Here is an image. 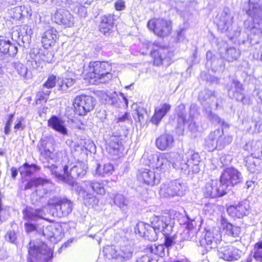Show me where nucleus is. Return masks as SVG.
<instances>
[{"label":"nucleus","instance_id":"obj_22","mask_svg":"<svg viewBox=\"0 0 262 262\" xmlns=\"http://www.w3.org/2000/svg\"><path fill=\"white\" fill-rule=\"evenodd\" d=\"M32 30L28 26H24L12 33V38L15 40L19 46L29 44Z\"/></svg>","mask_w":262,"mask_h":262},{"label":"nucleus","instance_id":"obj_64","mask_svg":"<svg viewBox=\"0 0 262 262\" xmlns=\"http://www.w3.org/2000/svg\"><path fill=\"white\" fill-rule=\"evenodd\" d=\"M168 235H164L165 236V243L164 245L167 248L171 247L174 244L173 238L168 236Z\"/></svg>","mask_w":262,"mask_h":262},{"label":"nucleus","instance_id":"obj_18","mask_svg":"<svg viewBox=\"0 0 262 262\" xmlns=\"http://www.w3.org/2000/svg\"><path fill=\"white\" fill-rule=\"evenodd\" d=\"M242 253V251L229 245L219 247L217 252L220 258L229 261L237 260L240 258Z\"/></svg>","mask_w":262,"mask_h":262},{"label":"nucleus","instance_id":"obj_11","mask_svg":"<svg viewBox=\"0 0 262 262\" xmlns=\"http://www.w3.org/2000/svg\"><path fill=\"white\" fill-rule=\"evenodd\" d=\"M185 106L183 104L179 105L178 107V122L181 125H188L191 132H195L198 129V125L194 120V115L195 111V105H191L189 116L185 111Z\"/></svg>","mask_w":262,"mask_h":262},{"label":"nucleus","instance_id":"obj_48","mask_svg":"<svg viewBox=\"0 0 262 262\" xmlns=\"http://www.w3.org/2000/svg\"><path fill=\"white\" fill-rule=\"evenodd\" d=\"M252 252L253 257L256 262H262V239L254 244Z\"/></svg>","mask_w":262,"mask_h":262},{"label":"nucleus","instance_id":"obj_51","mask_svg":"<svg viewBox=\"0 0 262 262\" xmlns=\"http://www.w3.org/2000/svg\"><path fill=\"white\" fill-rule=\"evenodd\" d=\"M148 249L151 253L160 257H163L165 255V247L164 245H156L154 244L151 245Z\"/></svg>","mask_w":262,"mask_h":262},{"label":"nucleus","instance_id":"obj_61","mask_svg":"<svg viewBox=\"0 0 262 262\" xmlns=\"http://www.w3.org/2000/svg\"><path fill=\"white\" fill-rule=\"evenodd\" d=\"M114 6L117 11H122L126 7L125 2L123 0H117L115 3Z\"/></svg>","mask_w":262,"mask_h":262},{"label":"nucleus","instance_id":"obj_59","mask_svg":"<svg viewBox=\"0 0 262 262\" xmlns=\"http://www.w3.org/2000/svg\"><path fill=\"white\" fill-rule=\"evenodd\" d=\"M5 238L7 241L14 244L17 239L16 234L14 231H9L7 233Z\"/></svg>","mask_w":262,"mask_h":262},{"label":"nucleus","instance_id":"obj_16","mask_svg":"<svg viewBox=\"0 0 262 262\" xmlns=\"http://www.w3.org/2000/svg\"><path fill=\"white\" fill-rule=\"evenodd\" d=\"M150 55L154 60V64L157 66H160L164 61H168L172 53L169 51L167 48L161 46L157 42L152 44Z\"/></svg>","mask_w":262,"mask_h":262},{"label":"nucleus","instance_id":"obj_43","mask_svg":"<svg viewBox=\"0 0 262 262\" xmlns=\"http://www.w3.org/2000/svg\"><path fill=\"white\" fill-rule=\"evenodd\" d=\"M101 166L100 164H97V168L95 170V174L104 177L112 173L114 170V167L112 164L107 163L103 166V171H101Z\"/></svg>","mask_w":262,"mask_h":262},{"label":"nucleus","instance_id":"obj_47","mask_svg":"<svg viewBox=\"0 0 262 262\" xmlns=\"http://www.w3.org/2000/svg\"><path fill=\"white\" fill-rule=\"evenodd\" d=\"M75 82V79L72 78H65L59 79L58 81V90L64 92H67L69 88H71Z\"/></svg>","mask_w":262,"mask_h":262},{"label":"nucleus","instance_id":"obj_4","mask_svg":"<svg viewBox=\"0 0 262 262\" xmlns=\"http://www.w3.org/2000/svg\"><path fill=\"white\" fill-rule=\"evenodd\" d=\"M233 140L232 135L225 133L224 129H215L211 132L206 139V145L209 151L215 149L221 150L229 145Z\"/></svg>","mask_w":262,"mask_h":262},{"label":"nucleus","instance_id":"obj_21","mask_svg":"<svg viewBox=\"0 0 262 262\" xmlns=\"http://www.w3.org/2000/svg\"><path fill=\"white\" fill-rule=\"evenodd\" d=\"M250 206L249 202L247 200H243L237 204L231 205L227 209L228 214L233 216L242 218L248 215L250 213Z\"/></svg>","mask_w":262,"mask_h":262},{"label":"nucleus","instance_id":"obj_15","mask_svg":"<svg viewBox=\"0 0 262 262\" xmlns=\"http://www.w3.org/2000/svg\"><path fill=\"white\" fill-rule=\"evenodd\" d=\"M105 251L107 256L118 259L121 262H125L132 258L134 249L129 245L121 247L119 250H117L114 246H108Z\"/></svg>","mask_w":262,"mask_h":262},{"label":"nucleus","instance_id":"obj_14","mask_svg":"<svg viewBox=\"0 0 262 262\" xmlns=\"http://www.w3.org/2000/svg\"><path fill=\"white\" fill-rule=\"evenodd\" d=\"M220 180L228 191L230 187L242 181L243 177L237 169L233 167H229L223 171L220 176Z\"/></svg>","mask_w":262,"mask_h":262},{"label":"nucleus","instance_id":"obj_52","mask_svg":"<svg viewBox=\"0 0 262 262\" xmlns=\"http://www.w3.org/2000/svg\"><path fill=\"white\" fill-rule=\"evenodd\" d=\"M146 113V111L143 107L138 106L135 110L134 118L136 121L141 123L144 121V117Z\"/></svg>","mask_w":262,"mask_h":262},{"label":"nucleus","instance_id":"obj_62","mask_svg":"<svg viewBox=\"0 0 262 262\" xmlns=\"http://www.w3.org/2000/svg\"><path fill=\"white\" fill-rule=\"evenodd\" d=\"M14 117L13 114H10L9 116V119L6 123L5 127V133L7 135L9 134L10 129V126L11 125L12 122L13 121V118Z\"/></svg>","mask_w":262,"mask_h":262},{"label":"nucleus","instance_id":"obj_34","mask_svg":"<svg viewBox=\"0 0 262 262\" xmlns=\"http://www.w3.org/2000/svg\"><path fill=\"white\" fill-rule=\"evenodd\" d=\"M233 21V16L227 11L224 10L219 17L217 22L218 29L222 32H225L231 27Z\"/></svg>","mask_w":262,"mask_h":262},{"label":"nucleus","instance_id":"obj_30","mask_svg":"<svg viewBox=\"0 0 262 262\" xmlns=\"http://www.w3.org/2000/svg\"><path fill=\"white\" fill-rule=\"evenodd\" d=\"M171 109V105L169 103H162L156 107L155 109L154 114L151 119V122L158 125L162 119L169 112Z\"/></svg>","mask_w":262,"mask_h":262},{"label":"nucleus","instance_id":"obj_6","mask_svg":"<svg viewBox=\"0 0 262 262\" xmlns=\"http://www.w3.org/2000/svg\"><path fill=\"white\" fill-rule=\"evenodd\" d=\"M52 143L47 138L41 139L37 146L40 153V159L45 168V165L54 164L59 161L64 154L62 151H58L53 154L50 149Z\"/></svg>","mask_w":262,"mask_h":262},{"label":"nucleus","instance_id":"obj_23","mask_svg":"<svg viewBox=\"0 0 262 262\" xmlns=\"http://www.w3.org/2000/svg\"><path fill=\"white\" fill-rule=\"evenodd\" d=\"M53 19L55 22L67 27H72L74 23V17L71 13L65 10L59 9L55 12Z\"/></svg>","mask_w":262,"mask_h":262},{"label":"nucleus","instance_id":"obj_24","mask_svg":"<svg viewBox=\"0 0 262 262\" xmlns=\"http://www.w3.org/2000/svg\"><path fill=\"white\" fill-rule=\"evenodd\" d=\"M58 38V32L52 26H46L42 35L41 42L45 48L53 46Z\"/></svg>","mask_w":262,"mask_h":262},{"label":"nucleus","instance_id":"obj_36","mask_svg":"<svg viewBox=\"0 0 262 262\" xmlns=\"http://www.w3.org/2000/svg\"><path fill=\"white\" fill-rule=\"evenodd\" d=\"M39 166L35 164H29L26 162L18 168L20 175L24 177H30L40 170Z\"/></svg>","mask_w":262,"mask_h":262},{"label":"nucleus","instance_id":"obj_42","mask_svg":"<svg viewBox=\"0 0 262 262\" xmlns=\"http://www.w3.org/2000/svg\"><path fill=\"white\" fill-rule=\"evenodd\" d=\"M83 196L82 198L85 206L92 208L97 206L99 200L96 196L88 191L83 192Z\"/></svg>","mask_w":262,"mask_h":262},{"label":"nucleus","instance_id":"obj_27","mask_svg":"<svg viewBox=\"0 0 262 262\" xmlns=\"http://www.w3.org/2000/svg\"><path fill=\"white\" fill-rule=\"evenodd\" d=\"M198 98L205 107H209L213 104L217 107L218 102L214 92L205 89L200 93Z\"/></svg>","mask_w":262,"mask_h":262},{"label":"nucleus","instance_id":"obj_19","mask_svg":"<svg viewBox=\"0 0 262 262\" xmlns=\"http://www.w3.org/2000/svg\"><path fill=\"white\" fill-rule=\"evenodd\" d=\"M136 233H138L141 236L150 241H156L158 239L160 232L152 225L146 224L143 222L138 223L135 228Z\"/></svg>","mask_w":262,"mask_h":262},{"label":"nucleus","instance_id":"obj_13","mask_svg":"<svg viewBox=\"0 0 262 262\" xmlns=\"http://www.w3.org/2000/svg\"><path fill=\"white\" fill-rule=\"evenodd\" d=\"M186 190L184 184L178 180H174L161 185L160 194L165 198L181 196Z\"/></svg>","mask_w":262,"mask_h":262},{"label":"nucleus","instance_id":"obj_35","mask_svg":"<svg viewBox=\"0 0 262 262\" xmlns=\"http://www.w3.org/2000/svg\"><path fill=\"white\" fill-rule=\"evenodd\" d=\"M17 47L6 38H0V51L4 54L13 57L17 52Z\"/></svg>","mask_w":262,"mask_h":262},{"label":"nucleus","instance_id":"obj_5","mask_svg":"<svg viewBox=\"0 0 262 262\" xmlns=\"http://www.w3.org/2000/svg\"><path fill=\"white\" fill-rule=\"evenodd\" d=\"M47 205L49 208L55 211L54 213L58 217L67 216L71 213L73 208V202L67 198L60 196H53L48 201Z\"/></svg>","mask_w":262,"mask_h":262},{"label":"nucleus","instance_id":"obj_33","mask_svg":"<svg viewBox=\"0 0 262 262\" xmlns=\"http://www.w3.org/2000/svg\"><path fill=\"white\" fill-rule=\"evenodd\" d=\"M173 136L169 134H164L156 139V144L158 149L164 150L171 148L173 145Z\"/></svg>","mask_w":262,"mask_h":262},{"label":"nucleus","instance_id":"obj_44","mask_svg":"<svg viewBox=\"0 0 262 262\" xmlns=\"http://www.w3.org/2000/svg\"><path fill=\"white\" fill-rule=\"evenodd\" d=\"M223 230L225 233L228 235L233 237L238 236L240 233V228L238 227L234 226L229 223H223Z\"/></svg>","mask_w":262,"mask_h":262},{"label":"nucleus","instance_id":"obj_46","mask_svg":"<svg viewBox=\"0 0 262 262\" xmlns=\"http://www.w3.org/2000/svg\"><path fill=\"white\" fill-rule=\"evenodd\" d=\"M261 13V8L259 5L257 3H252L249 1V9L247 13L251 17L254 18L256 16L259 17Z\"/></svg>","mask_w":262,"mask_h":262},{"label":"nucleus","instance_id":"obj_29","mask_svg":"<svg viewBox=\"0 0 262 262\" xmlns=\"http://www.w3.org/2000/svg\"><path fill=\"white\" fill-rule=\"evenodd\" d=\"M48 125L63 135L68 134V129L66 127L65 121L60 117L55 115L52 116L48 121Z\"/></svg>","mask_w":262,"mask_h":262},{"label":"nucleus","instance_id":"obj_39","mask_svg":"<svg viewBox=\"0 0 262 262\" xmlns=\"http://www.w3.org/2000/svg\"><path fill=\"white\" fill-rule=\"evenodd\" d=\"M83 184L86 189L92 188L94 192L98 194L103 195L105 192L103 184L101 182L85 181L83 182Z\"/></svg>","mask_w":262,"mask_h":262},{"label":"nucleus","instance_id":"obj_50","mask_svg":"<svg viewBox=\"0 0 262 262\" xmlns=\"http://www.w3.org/2000/svg\"><path fill=\"white\" fill-rule=\"evenodd\" d=\"M15 69L17 70L18 74L28 79L31 78V74L28 69L20 63H16L14 64Z\"/></svg>","mask_w":262,"mask_h":262},{"label":"nucleus","instance_id":"obj_53","mask_svg":"<svg viewBox=\"0 0 262 262\" xmlns=\"http://www.w3.org/2000/svg\"><path fill=\"white\" fill-rule=\"evenodd\" d=\"M51 90L41 87L40 90L36 94V101H44L46 102L48 99L49 96L51 93Z\"/></svg>","mask_w":262,"mask_h":262},{"label":"nucleus","instance_id":"obj_58","mask_svg":"<svg viewBox=\"0 0 262 262\" xmlns=\"http://www.w3.org/2000/svg\"><path fill=\"white\" fill-rule=\"evenodd\" d=\"M251 124L254 125L253 128L250 127L249 130H252L253 133H259L262 131V122L260 121H253L251 122Z\"/></svg>","mask_w":262,"mask_h":262},{"label":"nucleus","instance_id":"obj_3","mask_svg":"<svg viewBox=\"0 0 262 262\" xmlns=\"http://www.w3.org/2000/svg\"><path fill=\"white\" fill-rule=\"evenodd\" d=\"M200 162L201 158L199 154L193 150H189L182 157H181L180 160L179 159L178 163H172V167L175 169H180L185 174H189L191 165L193 172H199Z\"/></svg>","mask_w":262,"mask_h":262},{"label":"nucleus","instance_id":"obj_41","mask_svg":"<svg viewBox=\"0 0 262 262\" xmlns=\"http://www.w3.org/2000/svg\"><path fill=\"white\" fill-rule=\"evenodd\" d=\"M51 184L50 180L47 179H43L40 177L36 178L31 179L26 184L25 190L32 188L33 187H38L39 186H45L47 184Z\"/></svg>","mask_w":262,"mask_h":262},{"label":"nucleus","instance_id":"obj_57","mask_svg":"<svg viewBox=\"0 0 262 262\" xmlns=\"http://www.w3.org/2000/svg\"><path fill=\"white\" fill-rule=\"evenodd\" d=\"M81 198L83 196V192H87L88 189H86V187L85 188H83L77 183H75V185H74L72 187Z\"/></svg>","mask_w":262,"mask_h":262},{"label":"nucleus","instance_id":"obj_37","mask_svg":"<svg viewBox=\"0 0 262 262\" xmlns=\"http://www.w3.org/2000/svg\"><path fill=\"white\" fill-rule=\"evenodd\" d=\"M87 166L83 162H78L70 168V174L74 177L82 178L86 172Z\"/></svg>","mask_w":262,"mask_h":262},{"label":"nucleus","instance_id":"obj_12","mask_svg":"<svg viewBox=\"0 0 262 262\" xmlns=\"http://www.w3.org/2000/svg\"><path fill=\"white\" fill-rule=\"evenodd\" d=\"M45 167L48 168L51 173L57 178L59 181H61L68 184L72 187L75 185V179L77 177H72L68 173V165L57 166L55 164L45 165Z\"/></svg>","mask_w":262,"mask_h":262},{"label":"nucleus","instance_id":"obj_20","mask_svg":"<svg viewBox=\"0 0 262 262\" xmlns=\"http://www.w3.org/2000/svg\"><path fill=\"white\" fill-rule=\"evenodd\" d=\"M221 235L218 232L215 233L210 231H206L204 236L200 241L202 247H204L207 251L217 247V245L222 241Z\"/></svg>","mask_w":262,"mask_h":262},{"label":"nucleus","instance_id":"obj_17","mask_svg":"<svg viewBox=\"0 0 262 262\" xmlns=\"http://www.w3.org/2000/svg\"><path fill=\"white\" fill-rule=\"evenodd\" d=\"M173 224L168 215H154L151 218V225L163 235L170 234L172 230Z\"/></svg>","mask_w":262,"mask_h":262},{"label":"nucleus","instance_id":"obj_63","mask_svg":"<svg viewBox=\"0 0 262 262\" xmlns=\"http://www.w3.org/2000/svg\"><path fill=\"white\" fill-rule=\"evenodd\" d=\"M41 58V59L45 61L48 63L51 62L52 61V59L53 58V57L52 56V55L51 53H49L48 52H46V54L43 55V57H39Z\"/></svg>","mask_w":262,"mask_h":262},{"label":"nucleus","instance_id":"obj_8","mask_svg":"<svg viewBox=\"0 0 262 262\" xmlns=\"http://www.w3.org/2000/svg\"><path fill=\"white\" fill-rule=\"evenodd\" d=\"M172 22L170 20L162 18H153L148 21V28L155 34L160 37L168 36L172 30Z\"/></svg>","mask_w":262,"mask_h":262},{"label":"nucleus","instance_id":"obj_54","mask_svg":"<svg viewBox=\"0 0 262 262\" xmlns=\"http://www.w3.org/2000/svg\"><path fill=\"white\" fill-rule=\"evenodd\" d=\"M185 224L186 225V228L188 230L189 234H192V237L189 239L190 240H192L196 233L195 230H193L194 226H196V223L194 220H191L187 216Z\"/></svg>","mask_w":262,"mask_h":262},{"label":"nucleus","instance_id":"obj_45","mask_svg":"<svg viewBox=\"0 0 262 262\" xmlns=\"http://www.w3.org/2000/svg\"><path fill=\"white\" fill-rule=\"evenodd\" d=\"M106 103L111 104L115 106L119 105V98L116 92L113 93L108 92L104 94L103 96Z\"/></svg>","mask_w":262,"mask_h":262},{"label":"nucleus","instance_id":"obj_32","mask_svg":"<svg viewBox=\"0 0 262 262\" xmlns=\"http://www.w3.org/2000/svg\"><path fill=\"white\" fill-rule=\"evenodd\" d=\"M23 213L25 220L30 221H36L39 219H44L45 214L42 209H35L27 206L23 210Z\"/></svg>","mask_w":262,"mask_h":262},{"label":"nucleus","instance_id":"obj_55","mask_svg":"<svg viewBox=\"0 0 262 262\" xmlns=\"http://www.w3.org/2000/svg\"><path fill=\"white\" fill-rule=\"evenodd\" d=\"M25 9L24 6H17L11 10V12L12 14H11V16L14 19L18 20L20 19L23 16V12Z\"/></svg>","mask_w":262,"mask_h":262},{"label":"nucleus","instance_id":"obj_28","mask_svg":"<svg viewBox=\"0 0 262 262\" xmlns=\"http://www.w3.org/2000/svg\"><path fill=\"white\" fill-rule=\"evenodd\" d=\"M138 177L140 181L151 186L158 184L160 182V177L156 176L154 171L148 169L141 170Z\"/></svg>","mask_w":262,"mask_h":262},{"label":"nucleus","instance_id":"obj_40","mask_svg":"<svg viewBox=\"0 0 262 262\" xmlns=\"http://www.w3.org/2000/svg\"><path fill=\"white\" fill-rule=\"evenodd\" d=\"M58 232L54 226L50 225L43 229L42 234L46 238L54 242L58 238Z\"/></svg>","mask_w":262,"mask_h":262},{"label":"nucleus","instance_id":"obj_56","mask_svg":"<svg viewBox=\"0 0 262 262\" xmlns=\"http://www.w3.org/2000/svg\"><path fill=\"white\" fill-rule=\"evenodd\" d=\"M56 82V77L54 75H51L48 78L47 80L42 85V87L47 90H50L55 86Z\"/></svg>","mask_w":262,"mask_h":262},{"label":"nucleus","instance_id":"obj_31","mask_svg":"<svg viewBox=\"0 0 262 262\" xmlns=\"http://www.w3.org/2000/svg\"><path fill=\"white\" fill-rule=\"evenodd\" d=\"M122 149L120 136L113 135L110 138L106 150L108 152L114 156H118Z\"/></svg>","mask_w":262,"mask_h":262},{"label":"nucleus","instance_id":"obj_25","mask_svg":"<svg viewBox=\"0 0 262 262\" xmlns=\"http://www.w3.org/2000/svg\"><path fill=\"white\" fill-rule=\"evenodd\" d=\"M118 18V16L113 14H108L102 16L99 25L100 31L105 35H110L115 24V21Z\"/></svg>","mask_w":262,"mask_h":262},{"label":"nucleus","instance_id":"obj_26","mask_svg":"<svg viewBox=\"0 0 262 262\" xmlns=\"http://www.w3.org/2000/svg\"><path fill=\"white\" fill-rule=\"evenodd\" d=\"M179 159H181V156L174 154L158 157L157 159V168H160V170L163 172H165L170 168V164L172 165L173 162L178 163Z\"/></svg>","mask_w":262,"mask_h":262},{"label":"nucleus","instance_id":"obj_10","mask_svg":"<svg viewBox=\"0 0 262 262\" xmlns=\"http://www.w3.org/2000/svg\"><path fill=\"white\" fill-rule=\"evenodd\" d=\"M225 187L220 180H211L205 184L203 188V192L205 198L221 197L228 192Z\"/></svg>","mask_w":262,"mask_h":262},{"label":"nucleus","instance_id":"obj_60","mask_svg":"<svg viewBox=\"0 0 262 262\" xmlns=\"http://www.w3.org/2000/svg\"><path fill=\"white\" fill-rule=\"evenodd\" d=\"M220 160L223 166L228 165L232 160V157L230 155H222L221 156Z\"/></svg>","mask_w":262,"mask_h":262},{"label":"nucleus","instance_id":"obj_49","mask_svg":"<svg viewBox=\"0 0 262 262\" xmlns=\"http://www.w3.org/2000/svg\"><path fill=\"white\" fill-rule=\"evenodd\" d=\"M241 53L239 50L235 48H230L227 49L226 58L229 62L237 59L240 56Z\"/></svg>","mask_w":262,"mask_h":262},{"label":"nucleus","instance_id":"obj_1","mask_svg":"<svg viewBox=\"0 0 262 262\" xmlns=\"http://www.w3.org/2000/svg\"><path fill=\"white\" fill-rule=\"evenodd\" d=\"M112 64L107 61H92L84 70L86 78L90 79L91 83L94 84L104 83L110 80L113 75Z\"/></svg>","mask_w":262,"mask_h":262},{"label":"nucleus","instance_id":"obj_7","mask_svg":"<svg viewBox=\"0 0 262 262\" xmlns=\"http://www.w3.org/2000/svg\"><path fill=\"white\" fill-rule=\"evenodd\" d=\"M227 92L228 96L231 99H235L244 105H249L251 100L249 97L244 93V87L243 84L237 79L232 80L227 84Z\"/></svg>","mask_w":262,"mask_h":262},{"label":"nucleus","instance_id":"obj_9","mask_svg":"<svg viewBox=\"0 0 262 262\" xmlns=\"http://www.w3.org/2000/svg\"><path fill=\"white\" fill-rule=\"evenodd\" d=\"M95 105V99L90 96L82 95L77 96L73 102L75 114L84 116L92 111Z\"/></svg>","mask_w":262,"mask_h":262},{"label":"nucleus","instance_id":"obj_2","mask_svg":"<svg viewBox=\"0 0 262 262\" xmlns=\"http://www.w3.org/2000/svg\"><path fill=\"white\" fill-rule=\"evenodd\" d=\"M28 246L29 262H48L53 257L52 249L45 243L30 241Z\"/></svg>","mask_w":262,"mask_h":262},{"label":"nucleus","instance_id":"obj_38","mask_svg":"<svg viewBox=\"0 0 262 262\" xmlns=\"http://www.w3.org/2000/svg\"><path fill=\"white\" fill-rule=\"evenodd\" d=\"M114 202L122 212H127L129 209V201L123 194H116L114 196Z\"/></svg>","mask_w":262,"mask_h":262}]
</instances>
